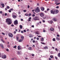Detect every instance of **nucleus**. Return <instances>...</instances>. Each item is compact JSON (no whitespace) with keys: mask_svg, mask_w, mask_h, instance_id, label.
<instances>
[{"mask_svg":"<svg viewBox=\"0 0 60 60\" xmlns=\"http://www.w3.org/2000/svg\"><path fill=\"white\" fill-rule=\"evenodd\" d=\"M55 4H57V3L58 2L57 0H55Z\"/></svg>","mask_w":60,"mask_h":60,"instance_id":"b1692460","label":"nucleus"},{"mask_svg":"<svg viewBox=\"0 0 60 60\" xmlns=\"http://www.w3.org/2000/svg\"><path fill=\"white\" fill-rule=\"evenodd\" d=\"M45 13H47V12H48V11H45Z\"/></svg>","mask_w":60,"mask_h":60,"instance_id":"09e8293b","label":"nucleus"},{"mask_svg":"<svg viewBox=\"0 0 60 60\" xmlns=\"http://www.w3.org/2000/svg\"><path fill=\"white\" fill-rule=\"evenodd\" d=\"M30 7V6L29 5L28 6V8H29Z\"/></svg>","mask_w":60,"mask_h":60,"instance_id":"680f3d73","label":"nucleus"},{"mask_svg":"<svg viewBox=\"0 0 60 60\" xmlns=\"http://www.w3.org/2000/svg\"><path fill=\"white\" fill-rule=\"evenodd\" d=\"M31 17H29V19H31Z\"/></svg>","mask_w":60,"mask_h":60,"instance_id":"864d4df0","label":"nucleus"},{"mask_svg":"<svg viewBox=\"0 0 60 60\" xmlns=\"http://www.w3.org/2000/svg\"><path fill=\"white\" fill-rule=\"evenodd\" d=\"M25 15L26 16H28V14H25Z\"/></svg>","mask_w":60,"mask_h":60,"instance_id":"c756f323","label":"nucleus"},{"mask_svg":"<svg viewBox=\"0 0 60 60\" xmlns=\"http://www.w3.org/2000/svg\"><path fill=\"white\" fill-rule=\"evenodd\" d=\"M41 41H44V39H43V38H42Z\"/></svg>","mask_w":60,"mask_h":60,"instance_id":"c85d7f7f","label":"nucleus"},{"mask_svg":"<svg viewBox=\"0 0 60 60\" xmlns=\"http://www.w3.org/2000/svg\"><path fill=\"white\" fill-rule=\"evenodd\" d=\"M33 19L34 20H39V19L38 17H36L35 18Z\"/></svg>","mask_w":60,"mask_h":60,"instance_id":"20e7f679","label":"nucleus"},{"mask_svg":"<svg viewBox=\"0 0 60 60\" xmlns=\"http://www.w3.org/2000/svg\"><path fill=\"white\" fill-rule=\"evenodd\" d=\"M34 56V54H32V56Z\"/></svg>","mask_w":60,"mask_h":60,"instance_id":"de8ad7c7","label":"nucleus"},{"mask_svg":"<svg viewBox=\"0 0 60 60\" xmlns=\"http://www.w3.org/2000/svg\"><path fill=\"white\" fill-rule=\"evenodd\" d=\"M35 42V40H34L33 41V43H34Z\"/></svg>","mask_w":60,"mask_h":60,"instance_id":"f704fd0d","label":"nucleus"},{"mask_svg":"<svg viewBox=\"0 0 60 60\" xmlns=\"http://www.w3.org/2000/svg\"><path fill=\"white\" fill-rule=\"evenodd\" d=\"M18 50H20L21 49V48H20V46H18Z\"/></svg>","mask_w":60,"mask_h":60,"instance_id":"6ab92c4d","label":"nucleus"},{"mask_svg":"<svg viewBox=\"0 0 60 60\" xmlns=\"http://www.w3.org/2000/svg\"><path fill=\"white\" fill-rule=\"evenodd\" d=\"M7 47L8 48H9V47H10V46L9 45H8L7 46Z\"/></svg>","mask_w":60,"mask_h":60,"instance_id":"603ef678","label":"nucleus"},{"mask_svg":"<svg viewBox=\"0 0 60 60\" xmlns=\"http://www.w3.org/2000/svg\"><path fill=\"white\" fill-rule=\"evenodd\" d=\"M7 13H5V16H7Z\"/></svg>","mask_w":60,"mask_h":60,"instance_id":"49530a36","label":"nucleus"},{"mask_svg":"<svg viewBox=\"0 0 60 60\" xmlns=\"http://www.w3.org/2000/svg\"><path fill=\"white\" fill-rule=\"evenodd\" d=\"M20 29H22V28L23 27L22 26V25H20Z\"/></svg>","mask_w":60,"mask_h":60,"instance_id":"393cba45","label":"nucleus"},{"mask_svg":"<svg viewBox=\"0 0 60 60\" xmlns=\"http://www.w3.org/2000/svg\"><path fill=\"white\" fill-rule=\"evenodd\" d=\"M0 46L2 49H4V46H3V45L2 44H0Z\"/></svg>","mask_w":60,"mask_h":60,"instance_id":"aec40b11","label":"nucleus"},{"mask_svg":"<svg viewBox=\"0 0 60 60\" xmlns=\"http://www.w3.org/2000/svg\"><path fill=\"white\" fill-rule=\"evenodd\" d=\"M6 51H7L8 52L9 51V49H6Z\"/></svg>","mask_w":60,"mask_h":60,"instance_id":"ea45409f","label":"nucleus"},{"mask_svg":"<svg viewBox=\"0 0 60 60\" xmlns=\"http://www.w3.org/2000/svg\"><path fill=\"white\" fill-rule=\"evenodd\" d=\"M14 23L15 25H17L18 24V21L16 20L14 22Z\"/></svg>","mask_w":60,"mask_h":60,"instance_id":"9b49d317","label":"nucleus"},{"mask_svg":"<svg viewBox=\"0 0 60 60\" xmlns=\"http://www.w3.org/2000/svg\"><path fill=\"white\" fill-rule=\"evenodd\" d=\"M53 22V21L52 20L48 21V23H49V24H52Z\"/></svg>","mask_w":60,"mask_h":60,"instance_id":"6e6552de","label":"nucleus"},{"mask_svg":"<svg viewBox=\"0 0 60 60\" xmlns=\"http://www.w3.org/2000/svg\"><path fill=\"white\" fill-rule=\"evenodd\" d=\"M35 33L37 34L38 35L39 34H40V33H39V32L38 31H37L36 33Z\"/></svg>","mask_w":60,"mask_h":60,"instance_id":"2eb2a0df","label":"nucleus"},{"mask_svg":"<svg viewBox=\"0 0 60 60\" xmlns=\"http://www.w3.org/2000/svg\"><path fill=\"white\" fill-rule=\"evenodd\" d=\"M32 47H33V48H34L35 47V45H33Z\"/></svg>","mask_w":60,"mask_h":60,"instance_id":"c9c22d12","label":"nucleus"},{"mask_svg":"<svg viewBox=\"0 0 60 60\" xmlns=\"http://www.w3.org/2000/svg\"><path fill=\"white\" fill-rule=\"evenodd\" d=\"M22 39H20L19 40V42H22Z\"/></svg>","mask_w":60,"mask_h":60,"instance_id":"a878e982","label":"nucleus"},{"mask_svg":"<svg viewBox=\"0 0 60 60\" xmlns=\"http://www.w3.org/2000/svg\"><path fill=\"white\" fill-rule=\"evenodd\" d=\"M57 37H59V35L58 34H57Z\"/></svg>","mask_w":60,"mask_h":60,"instance_id":"bf43d9fd","label":"nucleus"},{"mask_svg":"<svg viewBox=\"0 0 60 60\" xmlns=\"http://www.w3.org/2000/svg\"><path fill=\"white\" fill-rule=\"evenodd\" d=\"M51 12L52 14H57L58 12V11L57 10H54V9H52L51 11Z\"/></svg>","mask_w":60,"mask_h":60,"instance_id":"f257e3e1","label":"nucleus"},{"mask_svg":"<svg viewBox=\"0 0 60 60\" xmlns=\"http://www.w3.org/2000/svg\"><path fill=\"white\" fill-rule=\"evenodd\" d=\"M8 35L10 36V37H11V38H12L13 36V35L11 34V33H9L8 34Z\"/></svg>","mask_w":60,"mask_h":60,"instance_id":"0eeeda50","label":"nucleus"},{"mask_svg":"<svg viewBox=\"0 0 60 60\" xmlns=\"http://www.w3.org/2000/svg\"><path fill=\"white\" fill-rule=\"evenodd\" d=\"M1 57L3 59H5L6 58V55H2L1 56Z\"/></svg>","mask_w":60,"mask_h":60,"instance_id":"39448f33","label":"nucleus"},{"mask_svg":"<svg viewBox=\"0 0 60 60\" xmlns=\"http://www.w3.org/2000/svg\"><path fill=\"white\" fill-rule=\"evenodd\" d=\"M29 29H27V32H28V31H29Z\"/></svg>","mask_w":60,"mask_h":60,"instance_id":"338daca9","label":"nucleus"},{"mask_svg":"<svg viewBox=\"0 0 60 60\" xmlns=\"http://www.w3.org/2000/svg\"><path fill=\"white\" fill-rule=\"evenodd\" d=\"M21 38L22 39V40L23 41L24 39V36H22L21 37Z\"/></svg>","mask_w":60,"mask_h":60,"instance_id":"f3484780","label":"nucleus"},{"mask_svg":"<svg viewBox=\"0 0 60 60\" xmlns=\"http://www.w3.org/2000/svg\"><path fill=\"white\" fill-rule=\"evenodd\" d=\"M16 40L17 41H19V37H16Z\"/></svg>","mask_w":60,"mask_h":60,"instance_id":"cd10ccee","label":"nucleus"},{"mask_svg":"<svg viewBox=\"0 0 60 60\" xmlns=\"http://www.w3.org/2000/svg\"><path fill=\"white\" fill-rule=\"evenodd\" d=\"M12 17L14 19H16L17 17V16L16 15H13L12 16Z\"/></svg>","mask_w":60,"mask_h":60,"instance_id":"f8f14e48","label":"nucleus"},{"mask_svg":"<svg viewBox=\"0 0 60 60\" xmlns=\"http://www.w3.org/2000/svg\"><path fill=\"white\" fill-rule=\"evenodd\" d=\"M9 12H11V10H9Z\"/></svg>","mask_w":60,"mask_h":60,"instance_id":"e2e57ef3","label":"nucleus"},{"mask_svg":"<svg viewBox=\"0 0 60 60\" xmlns=\"http://www.w3.org/2000/svg\"><path fill=\"white\" fill-rule=\"evenodd\" d=\"M32 16L33 17H34V16H35V15L34 14H33L32 15Z\"/></svg>","mask_w":60,"mask_h":60,"instance_id":"6e6d98bb","label":"nucleus"},{"mask_svg":"<svg viewBox=\"0 0 60 60\" xmlns=\"http://www.w3.org/2000/svg\"><path fill=\"white\" fill-rule=\"evenodd\" d=\"M55 50L56 51H58V50H57V49L56 48H55Z\"/></svg>","mask_w":60,"mask_h":60,"instance_id":"a18cd8bd","label":"nucleus"},{"mask_svg":"<svg viewBox=\"0 0 60 60\" xmlns=\"http://www.w3.org/2000/svg\"><path fill=\"white\" fill-rule=\"evenodd\" d=\"M21 33H24V31H23L22 30L21 31Z\"/></svg>","mask_w":60,"mask_h":60,"instance_id":"58836bf2","label":"nucleus"},{"mask_svg":"<svg viewBox=\"0 0 60 60\" xmlns=\"http://www.w3.org/2000/svg\"><path fill=\"white\" fill-rule=\"evenodd\" d=\"M29 37H33V36H32V35L31 34H30L29 36Z\"/></svg>","mask_w":60,"mask_h":60,"instance_id":"412c9836","label":"nucleus"},{"mask_svg":"<svg viewBox=\"0 0 60 60\" xmlns=\"http://www.w3.org/2000/svg\"><path fill=\"white\" fill-rule=\"evenodd\" d=\"M2 34H3L4 35H5V34H4V33L3 32L2 33Z\"/></svg>","mask_w":60,"mask_h":60,"instance_id":"79ce46f5","label":"nucleus"},{"mask_svg":"<svg viewBox=\"0 0 60 60\" xmlns=\"http://www.w3.org/2000/svg\"><path fill=\"white\" fill-rule=\"evenodd\" d=\"M29 16H31V14H29Z\"/></svg>","mask_w":60,"mask_h":60,"instance_id":"774afa93","label":"nucleus"},{"mask_svg":"<svg viewBox=\"0 0 60 60\" xmlns=\"http://www.w3.org/2000/svg\"><path fill=\"white\" fill-rule=\"evenodd\" d=\"M0 14H2V11H0Z\"/></svg>","mask_w":60,"mask_h":60,"instance_id":"5fc2aeb1","label":"nucleus"},{"mask_svg":"<svg viewBox=\"0 0 60 60\" xmlns=\"http://www.w3.org/2000/svg\"><path fill=\"white\" fill-rule=\"evenodd\" d=\"M17 47V46L15 45L13 47L14 48H16Z\"/></svg>","mask_w":60,"mask_h":60,"instance_id":"72a5a7b5","label":"nucleus"},{"mask_svg":"<svg viewBox=\"0 0 60 60\" xmlns=\"http://www.w3.org/2000/svg\"><path fill=\"white\" fill-rule=\"evenodd\" d=\"M39 8L37 7L35 9L34 11L36 12H39L40 11V10L39 9Z\"/></svg>","mask_w":60,"mask_h":60,"instance_id":"7ed1b4c3","label":"nucleus"},{"mask_svg":"<svg viewBox=\"0 0 60 60\" xmlns=\"http://www.w3.org/2000/svg\"><path fill=\"white\" fill-rule=\"evenodd\" d=\"M58 8H59V6H57L56 7V8H57V9Z\"/></svg>","mask_w":60,"mask_h":60,"instance_id":"4d7b16f0","label":"nucleus"},{"mask_svg":"<svg viewBox=\"0 0 60 60\" xmlns=\"http://www.w3.org/2000/svg\"><path fill=\"white\" fill-rule=\"evenodd\" d=\"M7 9H9V8H10V7H9V6H7Z\"/></svg>","mask_w":60,"mask_h":60,"instance_id":"473e14b6","label":"nucleus"},{"mask_svg":"<svg viewBox=\"0 0 60 60\" xmlns=\"http://www.w3.org/2000/svg\"><path fill=\"white\" fill-rule=\"evenodd\" d=\"M56 39L57 41H60V38L59 37H56Z\"/></svg>","mask_w":60,"mask_h":60,"instance_id":"9d476101","label":"nucleus"},{"mask_svg":"<svg viewBox=\"0 0 60 60\" xmlns=\"http://www.w3.org/2000/svg\"><path fill=\"white\" fill-rule=\"evenodd\" d=\"M1 41H3V42L4 43V41H3V39H1Z\"/></svg>","mask_w":60,"mask_h":60,"instance_id":"3c124183","label":"nucleus"},{"mask_svg":"<svg viewBox=\"0 0 60 60\" xmlns=\"http://www.w3.org/2000/svg\"><path fill=\"white\" fill-rule=\"evenodd\" d=\"M28 21H31V20L30 19H29Z\"/></svg>","mask_w":60,"mask_h":60,"instance_id":"69168bd1","label":"nucleus"},{"mask_svg":"<svg viewBox=\"0 0 60 60\" xmlns=\"http://www.w3.org/2000/svg\"><path fill=\"white\" fill-rule=\"evenodd\" d=\"M41 10L42 11H43L44 10V8L43 7H41Z\"/></svg>","mask_w":60,"mask_h":60,"instance_id":"dca6fc26","label":"nucleus"},{"mask_svg":"<svg viewBox=\"0 0 60 60\" xmlns=\"http://www.w3.org/2000/svg\"><path fill=\"white\" fill-rule=\"evenodd\" d=\"M46 32V30H43V32Z\"/></svg>","mask_w":60,"mask_h":60,"instance_id":"a19ab883","label":"nucleus"},{"mask_svg":"<svg viewBox=\"0 0 60 60\" xmlns=\"http://www.w3.org/2000/svg\"><path fill=\"white\" fill-rule=\"evenodd\" d=\"M52 41H56V39L55 38H53L52 39Z\"/></svg>","mask_w":60,"mask_h":60,"instance_id":"bb28decb","label":"nucleus"},{"mask_svg":"<svg viewBox=\"0 0 60 60\" xmlns=\"http://www.w3.org/2000/svg\"><path fill=\"white\" fill-rule=\"evenodd\" d=\"M42 22H43V23H44L45 21L44 20H43L42 21Z\"/></svg>","mask_w":60,"mask_h":60,"instance_id":"052dcab7","label":"nucleus"},{"mask_svg":"<svg viewBox=\"0 0 60 60\" xmlns=\"http://www.w3.org/2000/svg\"><path fill=\"white\" fill-rule=\"evenodd\" d=\"M54 21V22H56V21L57 20V19L56 18H54L52 19Z\"/></svg>","mask_w":60,"mask_h":60,"instance_id":"1a4fd4ad","label":"nucleus"},{"mask_svg":"<svg viewBox=\"0 0 60 60\" xmlns=\"http://www.w3.org/2000/svg\"><path fill=\"white\" fill-rule=\"evenodd\" d=\"M36 39L37 40H39V38H37Z\"/></svg>","mask_w":60,"mask_h":60,"instance_id":"4c0bfd02","label":"nucleus"},{"mask_svg":"<svg viewBox=\"0 0 60 60\" xmlns=\"http://www.w3.org/2000/svg\"><path fill=\"white\" fill-rule=\"evenodd\" d=\"M40 16L41 17H43L44 16V14L43 13H41L40 14Z\"/></svg>","mask_w":60,"mask_h":60,"instance_id":"423d86ee","label":"nucleus"},{"mask_svg":"<svg viewBox=\"0 0 60 60\" xmlns=\"http://www.w3.org/2000/svg\"><path fill=\"white\" fill-rule=\"evenodd\" d=\"M58 56L59 57H60V53H59L58 54Z\"/></svg>","mask_w":60,"mask_h":60,"instance_id":"5701e85b","label":"nucleus"},{"mask_svg":"<svg viewBox=\"0 0 60 60\" xmlns=\"http://www.w3.org/2000/svg\"><path fill=\"white\" fill-rule=\"evenodd\" d=\"M6 22L8 23V25H10L11 23V21L9 19H7L6 20Z\"/></svg>","mask_w":60,"mask_h":60,"instance_id":"f03ea898","label":"nucleus"},{"mask_svg":"<svg viewBox=\"0 0 60 60\" xmlns=\"http://www.w3.org/2000/svg\"><path fill=\"white\" fill-rule=\"evenodd\" d=\"M10 10L11 11H13V9L12 8H11L10 9Z\"/></svg>","mask_w":60,"mask_h":60,"instance_id":"13d9d810","label":"nucleus"},{"mask_svg":"<svg viewBox=\"0 0 60 60\" xmlns=\"http://www.w3.org/2000/svg\"><path fill=\"white\" fill-rule=\"evenodd\" d=\"M26 10H23V11L24 12H26Z\"/></svg>","mask_w":60,"mask_h":60,"instance_id":"c03bdc74","label":"nucleus"},{"mask_svg":"<svg viewBox=\"0 0 60 60\" xmlns=\"http://www.w3.org/2000/svg\"><path fill=\"white\" fill-rule=\"evenodd\" d=\"M23 31L24 32H26V30H24Z\"/></svg>","mask_w":60,"mask_h":60,"instance_id":"8fccbe9b","label":"nucleus"},{"mask_svg":"<svg viewBox=\"0 0 60 60\" xmlns=\"http://www.w3.org/2000/svg\"><path fill=\"white\" fill-rule=\"evenodd\" d=\"M50 30L52 31H54V29L53 28H51L50 29Z\"/></svg>","mask_w":60,"mask_h":60,"instance_id":"a211bd4d","label":"nucleus"},{"mask_svg":"<svg viewBox=\"0 0 60 60\" xmlns=\"http://www.w3.org/2000/svg\"><path fill=\"white\" fill-rule=\"evenodd\" d=\"M48 48L47 46H45V47L44 48V49H48Z\"/></svg>","mask_w":60,"mask_h":60,"instance_id":"4be33fe9","label":"nucleus"},{"mask_svg":"<svg viewBox=\"0 0 60 60\" xmlns=\"http://www.w3.org/2000/svg\"><path fill=\"white\" fill-rule=\"evenodd\" d=\"M41 44H45V43H43V42H41Z\"/></svg>","mask_w":60,"mask_h":60,"instance_id":"e433bc0d","label":"nucleus"},{"mask_svg":"<svg viewBox=\"0 0 60 60\" xmlns=\"http://www.w3.org/2000/svg\"><path fill=\"white\" fill-rule=\"evenodd\" d=\"M55 58L56 60H57L58 59L57 57H56L55 56Z\"/></svg>","mask_w":60,"mask_h":60,"instance_id":"7c9ffc66","label":"nucleus"},{"mask_svg":"<svg viewBox=\"0 0 60 60\" xmlns=\"http://www.w3.org/2000/svg\"><path fill=\"white\" fill-rule=\"evenodd\" d=\"M1 5L2 6V7H3V8L4 7V4L2 3V4Z\"/></svg>","mask_w":60,"mask_h":60,"instance_id":"4468645a","label":"nucleus"},{"mask_svg":"<svg viewBox=\"0 0 60 60\" xmlns=\"http://www.w3.org/2000/svg\"><path fill=\"white\" fill-rule=\"evenodd\" d=\"M60 4V3H58L56 4V5H58L59 4Z\"/></svg>","mask_w":60,"mask_h":60,"instance_id":"0e129e2a","label":"nucleus"},{"mask_svg":"<svg viewBox=\"0 0 60 60\" xmlns=\"http://www.w3.org/2000/svg\"><path fill=\"white\" fill-rule=\"evenodd\" d=\"M28 49L29 50H32L33 49H32V48L31 47H29L28 48Z\"/></svg>","mask_w":60,"mask_h":60,"instance_id":"ddd939ff","label":"nucleus"},{"mask_svg":"<svg viewBox=\"0 0 60 60\" xmlns=\"http://www.w3.org/2000/svg\"><path fill=\"white\" fill-rule=\"evenodd\" d=\"M50 57H51V58H53V56H50Z\"/></svg>","mask_w":60,"mask_h":60,"instance_id":"2f4dec72","label":"nucleus"},{"mask_svg":"<svg viewBox=\"0 0 60 60\" xmlns=\"http://www.w3.org/2000/svg\"><path fill=\"white\" fill-rule=\"evenodd\" d=\"M17 53L18 54H20V52H18Z\"/></svg>","mask_w":60,"mask_h":60,"instance_id":"37998d69","label":"nucleus"}]
</instances>
